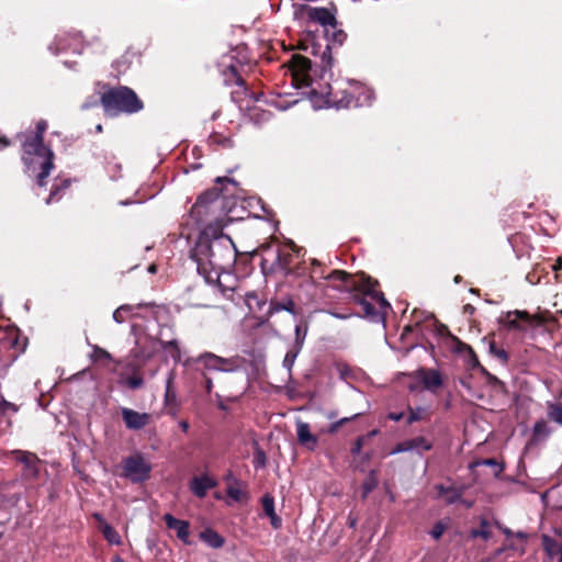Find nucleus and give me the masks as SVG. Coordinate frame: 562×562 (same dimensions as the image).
Wrapping results in <instances>:
<instances>
[{
  "mask_svg": "<svg viewBox=\"0 0 562 562\" xmlns=\"http://www.w3.org/2000/svg\"><path fill=\"white\" fill-rule=\"evenodd\" d=\"M362 462H367L371 459V453L366 452L364 454L360 456Z\"/></svg>",
  "mask_w": 562,
  "mask_h": 562,
  "instance_id": "obj_51",
  "label": "nucleus"
},
{
  "mask_svg": "<svg viewBox=\"0 0 562 562\" xmlns=\"http://www.w3.org/2000/svg\"><path fill=\"white\" fill-rule=\"evenodd\" d=\"M215 486L216 481L205 474L201 476H194L190 483L192 493L200 498H203L207 491Z\"/></svg>",
  "mask_w": 562,
  "mask_h": 562,
  "instance_id": "obj_12",
  "label": "nucleus"
},
{
  "mask_svg": "<svg viewBox=\"0 0 562 562\" xmlns=\"http://www.w3.org/2000/svg\"><path fill=\"white\" fill-rule=\"evenodd\" d=\"M459 278H460V277H456L454 281H456V282H460V279H459Z\"/></svg>",
  "mask_w": 562,
  "mask_h": 562,
  "instance_id": "obj_60",
  "label": "nucleus"
},
{
  "mask_svg": "<svg viewBox=\"0 0 562 562\" xmlns=\"http://www.w3.org/2000/svg\"><path fill=\"white\" fill-rule=\"evenodd\" d=\"M12 456L24 465L26 476L35 477L37 475L38 459L34 453L16 450L12 451Z\"/></svg>",
  "mask_w": 562,
  "mask_h": 562,
  "instance_id": "obj_11",
  "label": "nucleus"
},
{
  "mask_svg": "<svg viewBox=\"0 0 562 562\" xmlns=\"http://www.w3.org/2000/svg\"><path fill=\"white\" fill-rule=\"evenodd\" d=\"M262 506L266 515L271 519V525L274 529H278L281 526V519L274 513L273 498L269 495H266L262 499Z\"/></svg>",
  "mask_w": 562,
  "mask_h": 562,
  "instance_id": "obj_18",
  "label": "nucleus"
},
{
  "mask_svg": "<svg viewBox=\"0 0 562 562\" xmlns=\"http://www.w3.org/2000/svg\"><path fill=\"white\" fill-rule=\"evenodd\" d=\"M102 105L108 115L114 116L121 112L134 113L143 109L142 101L136 93L127 88L120 87L104 93L101 98Z\"/></svg>",
  "mask_w": 562,
  "mask_h": 562,
  "instance_id": "obj_3",
  "label": "nucleus"
},
{
  "mask_svg": "<svg viewBox=\"0 0 562 562\" xmlns=\"http://www.w3.org/2000/svg\"><path fill=\"white\" fill-rule=\"evenodd\" d=\"M179 426L184 432L189 429V423L187 420H180Z\"/></svg>",
  "mask_w": 562,
  "mask_h": 562,
  "instance_id": "obj_50",
  "label": "nucleus"
},
{
  "mask_svg": "<svg viewBox=\"0 0 562 562\" xmlns=\"http://www.w3.org/2000/svg\"><path fill=\"white\" fill-rule=\"evenodd\" d=\"M46 127L47 123L40 121L36 125V134L23 144V160L29 171L33 173L37 172V183L41 187L45 184V179L49 176L54 167V154L43 145V134Z\"/></svg>",
  "mask_w": 562,
  "mask_h": 562,
  "instance_id": "obj_2",
  "label": "nucleus"
},
{
  "mask_svg": "<svg viewBox=\"0 0 562 562\" xmlns=\"http://www.w3.org/2000/svg\"><path fill=\"white\" fill-rule=\"evenodd\" d=\"M542 543L550 558L559 557V562H562V548L557 541L548 536H543Z\"/></svg>",
  "mask_w": 562,
  "mask_h": 562,
  "instance_id": "obj_20",
  "label": "nucleus"
},
{
  "mask_svg": "<svg viewBox=\"0 0 562 562\" xmlns=\"http://www.w3.org/2000/svg\"><path fill=\"white\" fill-rule=\"evenodd\" d=\"M165 521L168 528L175 529L177 531V536L183 542H189V524L183 520H179L171 515L167 514L165 516Z\"/></svg>",
  "mask_w": 562,
  "mask_h": 562,
  "instance_id": "obj_15",
  "label": "nucleus"
},
{
  "mask_svg": "<svg viewBox=\"0 0 562 562\" xmlns=\"http://www.w3.org/2000/svg\"><path fill=\"white\" fill-rule=\"evenodd\" d=\"M94 518H95V519L101 524V527H102L104 524H106V522L103 520L102 516H101V515H99V514H94Z\"/></svg>",
  "mask_w": 562,
  "mask_h": 562,
  "instance_id": "obj_52",
  "label": "nucleus"
},
{
  "mask_svg": "<svg viewBox=\"0 0 562 562\" xmlns=\"http://www.w3.org/2000/svg\"><path fill=\"white\" fill-rule=\"evenodd\" d=\"M227 290L233 291V288H223V289H222V292H223V293H226V291H227Z\"/></svg>",
  "mask_w": 562,
  "mask_h": 562,
  "instance_id": "obj_57",
  "label": "nucleus"
},
{
  "mask_svg": "<svg viewBox=\"0 0 562 562\" xmlns=\"http://www.w3.org/2000/svg\"><path fill=\"white\" fill-rule=\"evenodd\" d=\"M256 462L260 465H263L265 464V454L259 451L256 456Z\"/></svg>",
  "mask_w": 562,
  "mask_h": 562,
  "instance_id": "obj_47",
  "label": "nucleus"
},
{
  "mask_svg": "<svg viewBox=\"0 0 562 562\" xmlns=\"http://www.w3.org/2000/svg\"><path fill=\"white\" fill-rule=\"evenodd\" d=\"M217 196V193L215 192H206L205 194L201 195L198 201L194 203V205L191 209L190 216L196 221V223L202 222V215L206 213L207 203Z\"/></svg>",
  "mask_w": 562,
  "mask_h": 562,
  "instance_id": "obj_14",
  "label": "nucleus"
},
{
  "mask_svg": "<svg viewBox=\"0 0 562 562\" xmlns=\"http://www.w3.org/2000/svg\"><path fill=\"white\" fill-rule=\"evenodd\" d=\"M121 414L126 428L131 430H139L146 427L151 419V416L148 413H139L126 407L121 409Z\"/></svg>",
  "mask_w": 562,
  "mask_h": 562,
  "instance_id": "obj_9",
  "label": "nucleus"
},
{
  "mask_svg": "<svg viewBox=\"0 0 562 562\" xmlns=\"http://www.w3.org/2000/svg\"><path fill=\"white\" fill-rule=\"evenodd\" d=\"M294 306L295 305H294V302L292 300H286L284 303H277L274 305V310H277V311L285 310V311L294 314L295 313L294 312Z\"/></svg>",
  "mask_w": 562,
  "mask_h": 562,
  "instance_id": "obj_37",
  "label": "nucleus"
},
{
  "mask_svg": "<svg viewBox=\"0 0 562 562\" xmlns=\"http://www.w3.org/2000/svg\"><path fill=\"white\" fill-rule=\"evenodd\" d=\"M297 356V351L293 352V351H289L284 359H283V366L288 369V370H291V368L293 367L294 364V361H295V358Z\"/></svg>",
  "mask_w": 562,
  "mask_h": 562,
  "instance_id": "obj_39",
  "label": "nucleus"
},
{
  "mask_svg": "<svg viewBox=\"0 0 562 562\" xmlns=\"http://www.w3.org/2000/svg\"><path fill=\"white\" fill-rule=\"evenodd\" d=\"M204 379H205V389H206L207 392H211L212 387H213V382L206 375L204 376Z\"/></svg>",
  "mask_w": 562,
  "mask_h": 562,
  "instance_id": "obj_48",
  "label": "nucleus"
},
{
  "mask_svg": "<svg viewBox=\"0 0 562 562\" xmlns=\"http://www.w3.org/2000/svg\"><path fill=\"white\" fill-rule=\"evenodd\" d=\"M235 246L231 237L221 235L210 240L200 238L193 249L192 257L200 274L209 283H217L223 288L222 278L231 279L228 269L235 260Z\"/></svg>",
  "mask_w": 562,
  "mask_h": 562,
  "instance_id": "obj_1",
  "label": "nucleus"
},
{
  "mask_svg": "<svg viewBox=\"0 0 562 562\" xmlns=\"http://www.w3.org/2000/svg\"><path fill=\"white\" fill-rule=\"evenodd\" d=\"M140 305H128V304H125V305H121L120 307H117L114 313H113V319L121 324V323H124L131 315L132 313L134 312V310L138 308Z\"/></svg>",
  "mask_w": 562,
  "mask_h": 562,
  "instance_id": "obj_22",
  "label": "nucleus"
},
{
  "mask_svg": "<svg viewBox=\"0 0 562 562\" xmlns=\"http://www.w3.org/2000/svg\"><path fill=\"white\" fill-rule=\"evenodd\" d=\"M419 378L428 390L438 389L442 384L440 374L435 370H422L419 372Z\"/></svg>",
  "mask_w": 562,
  "mask_h": 562,
  "instance_id": "obj_16",
  "label": "nucleus"
},
{
  "mask_svg": "<svg viewBox=\"0 0 562 562\" xmlns=\"http://www.w3.org/2000/svg\"><path fill=\"white\" fill-rule=\"evenodd\" d=\"M169 345L176 346V342L175 341H170Z\"/></svg>",
  "mask_w": 562,
  "mask_h": 562,
  "instance_id": "obj_61",
  "label": "nucleus"
},
{
  "mask_svg": "<svg viewBox=\"0 0 562 562\" xmlns=\"http://www.w3.org/2000/svg\"><path fill=\"white\" fill-rule=\"evenodd\" d=\"M328 279L330 281H339L345 283L344 290L346 291L358 290L364 294L371 295L373 299L380 301L381 304H386L382 294L375 291V282L370 278L361 277L360 283H357L352 280L351 276L345 271L335 270L328 276Z\"/></svg>",
  "mask_w": 562,
  "mask_h": 562,
  "instance_id": "obj_5",
  "label": "nucleus"
},
{
  "mask_svg": "<svg viewBox=\"0 0 562 562\" xmlns=\"http://www.w3.org/2000/svg\"><path fill=\"white\" fill-rule=\"evenodd\" d=\"M541 324V318L531 316L525 311H514L507 314L505 326L508 329L527 330L529 327H536Z\"/></svg>",
  "mask_w": 562,
  "mask_h": 562,
  "instance_id": "obj_7",
  "label": "nucleus"
},
{
  "mask_svg": "<svg viewBox=\"0 0 562 562\" xmlns=\"http://www.w3.org/2000/svg\"><path fill=\"white\" fill-rule=\"evenodd\" d=\"M149 272H155L156 271V266L151 265L149 268H148Z\"/></svg>",
  "mask_w": 562,
  "mask_h": 562,
  "instance_id": "obj_55",
  "label": "nucleus"
},
{
  "mask_svg": "<svg viewBox=\"0 0 562 562\" xmlns=\"http://www.w3.org/2000/svg\"><path fill=\"white\" fill-rule=\"evenodd\" d=\"M491 528H490V525L486 520H482L481 522V526L480 528L477 529H473L471 531V535L473 538H483V539H488L491 537Z\"/></svg>",
  "mask_w": 562,
  "mask_h": 562,
  "instance_id": "obj_27",
  "label": "nucleus"
},
{
  "mask_svg": "<svg viewBox=\"0 0 562 562\" xmlns=\"http://www.w3.org/2000/svg\"><path fill=\"white\" fill-rule=\"evenodd\" d=\"M195 362L203 367L201 373L203 376L209 372H234L240 367L239 357L223 358L212 352L200 355Z\"/></svg>",
  "mask_w": 562,
  "mask_h": 562,
  "instance_id": "obj_4",
  "label": "nucleus"
},
{
  "mask_svg": "<svg viewBox=\"0 0 562 562\" xmlns=\"http://www.w3.org/2000/svg\"><path fill=\"white\" fill-rule=\"evenodd\" d=\"M438 491L447 503H454L461 497L460 493L449 487L438 486Z\"/></svg>",
  "mask_w": 562,
  "mask_h": 562,
  "instance_id": "obj_24",
  "label": "nucleus"
},
{
  "mask_svg": "<svg viewBox=\"0 0 562 562\" xmlns=\"http://www.w3.org/2000/svg\"><path fill=\"white\" fill-rule=\"evenodd\" d=\"M92 358L95 361H101V360L109 361L112 359V356L105 349H103L99 346H92Z\"/></svg>",
  "mask_w": 562,
  "mask_h": 562,
  "instance_id": "obj_29",
  "label": "nucleus"
},
{
  "mask_svg": "<svg viewBox=\"0 0 562 562\" xmlns=\"http://www.w3.org/2000/svg\"><path fill=\"white\" fill-rule=\"evenodd\" d=\"M306 333H307L306 327H303L302 325L295 326V341H296V345L299 346V349L302 347V345L304 342Z\"/></svg>",
  "mask_w": 562,
  "mask_h": 562,
  "instance_id": "obj_32",
  "label": "nucleus"
},
{
  "mask_svg": "<svg viewBox=\"0 0 562 562\" xmlns=\"http://www.w3.org/2000/svg\"><path fill=\"white\" fill-rule=\"evenodd\" d=\"M228 486H227V495L236 501L241 502L246 497V493L240 487V484L233 477L232 474L227 476Z\"/></svg>",
  "mask_w": 562,
  "mask_h": 562,
  "instance_id": "obj_17",
  "label": "nucleus"
},
{
  "mask_svg": "<svg viewBox=\"0 0 562 562\" xmlns=\"http://www.w3.org/2000/svg\"><path fill=\"white\" fill-rule=\"evenodd\" d=\"M296 436L300 445L308 450H315L318 446V438L311 431V427L307 423L297 420L296 422Z\"/></svg>",
  "mask_w": 562,
  "mask_h": 562,
  "instance_id": "obj_10",
  "label": "nucleus"
},
{
  "mask_svg": "<svg viewBox=\"0 0 562 562\" xmlns=\"http://www.w3.org/2000/svg\"><path fill=\"white\" fill-rule=\"evenodd\" d=\"M8 145H9L8 139L0 137V149L5 147V146H8Z\"/></svg>",
  "mask_w": 562,
  "mask_h": 562,
  "instance_id": "obj_53",
  "label": "nucleus"
},
{
  "mask_svg": "<svg viewBox=\"0 0 562 562\" xmlns=\"http://www.w3.org/2000/svg\"><path fill=\"white\" fill-rule=\"evenodd\" d=\"M104 538L112 544L121 543L120 535L108 524H104L101 528Z\"/></svg>",
  "mask_w": 562,
  "mask_h": 562,
  "instance_id": "obj_23",
  "label": "nucleus"
},
{
  "mask_svg": "<svg viewBox=\"0 0 562 562\" xmlns=\"http://www.w3.org/2000/svg\"><path fill=\"white\" fill-rule=\"evenodd\" d=\"M126 385L131 389H138L143 385V379L137 375H133L126 379Z\"/></svg>",
  "mask_w": 562,
  "mask_h": 562,
  "instance_id": "obj_38",
  "label": "nucleus"
},
{
  "mask_svg": "<svg viewBox=\"0 0 562 562\" xmlns=\"http://www.w3.org/2000/svg\"><path fill=\"white\" fill-rule=\"evenodd\" d=\"M452 341H453V350L458 353H468V355H472V348L462 342L461 340H459L457 337H452Z\"/></svg>",
  "mask_w": 562,
  "mask_h": 562,
  "instance_id": "obj_30",
  "label": "nucleus"
},
{
  "mask_svg": "<svg viewBox=\"0 0 562 562\" xmlns=\"http://www.w3.org/2000/svg\"><path fill=\"white\" fill-rule=\"evenodd\" d=\"M464 357H465L467 362L470 366L475 367L479 364L477 358L473 350H472V355L464 353Z\"/></svg>",
  "mask_w": 562,
  "mask_h": 562,
  "instance_id": "obj_45",
  "label": "nucleus"
},
{
  "mask_svg": "<svg viewBox=\"0 0 562 562\" xmlns=\"http://www.w3.org/2000/svg\"><path fill=\"white\" fill-rule=\"evenodd\" d=\"M482 464L493 467L495 470V475H497L498 473H501L503 471V468L493 459H486L482 462Z\"/></svg>",
  "mask_w": 562,
  "mask_h": 562,
  "instance_id": "obj_42",
  "label": "nucleus"
},
{
  "mask_svg": "<svg viewBox=\"0 0 562 562\" xmlns=\"http://www.w3.org/2000/svg\"><path fill=\"white\" fill-rule=\"evenodd\" d=\"M402 417H403V413H390L389 414V418L394 420V422L401 420Z\"/></svg>",
  "mask_w": 562,
  "mask_h": 562,
  "instance_id": "obj_46",
  "label": "nucleus"
},
{
  "mask_svg": "<svg viewBox=\"0 0 562 562\" xmlns=\"http://www.w3.org/2000/svg\"><path fill=\"white\" fill-rule=\"evenodd\" d=\"M551 432V429L548 425V423L543 419L538 420L532 429V441L539 442L546 440Z\"/></svg>",
  "mask_w": 562,
  "mask_h": 562,
  "instance_id": "obj_19",
  "label": "nucleus"
},
{
  "mask_svg": "<svg viewBox=\"0 0 562 562\" xmlns=\"http://www.w3.org/2000/svg\"><path fill=\"white\" fill-rule=\"evenodd\" d=\"M553 270L558 271L562 269V258H558L555 263L552 266Z\"/></svg>",
  "mask_w": 562,
  "mask_h": 562,
  "instance_id": "obj_49",
  "label": "nucleus"
},
{
  "mask_svg": "<svg viewBox=\"0 0 562 562\" xmlns=\"http://www.w3.org/2000/svg\"><path fill=\"white\" fill-rule=\"evenodd\" d=\"M360 416V414H355L353 416L351 417H345V418H341L339 420H337L336 423L331 424L328 431L330 434H334L336 432L342 425H345L346 423L352 420L353 418Z\"/></svg>",
  "mask_w": 562,
  "mask_h": 562,
  "instance_id": "obj_33",
  "label": "nucleus"
},
{
  "mask_svg": "<svg viewBox=\"0 0 562 562\" xmlns=\"http://www.w3.org/2000/svg\"><path fill=\"white\" fill-rule=\"evenodd\" d=\"M0 412L5 413L8 411H11L13 413L18 412V406L9 401H7L3 396L0 395Z\"/></svg>",
  "mask_w": 562,
  "mask_h": 562,
  "instance_id": "obj_35",
  "label": "nucleus"
},
{
  "mask_svg": "<svg viewBox=\"0 0 562 562\" xmlns=\"http://www.w3.org/2000/svg\"><path fill=\"white\" fill-rule=\"evenodd\" d=\"M490 351L502 362H506L508 359L507 352L504 349L497 348L495 344L490 345Z\"/></svg>",
  "mask_w": 562,
  "mask_h": 562,
  "instance_id": "obj_34",
  "label": "nucleus"
},
{
  "mask_svg": "<svg viewBox=\"0 0 562 562\" xmlns=\"http://www.w3.org/2000/svg\"><path fill=\"white\" fill-rule=\"evenodd\" d=\"M200 538L207 543L211 548H221L224 544V539L216 531L206 529L201 532Z\"/></svg>",
  "mask_w": 562,
  "mask_h": 562,
  "instance_id": "obj_21",
  "label": "nucleus"
},
{
  "mask_svg": "<svg viewBox=\"0 0 562 562\" xmlns=\"http://www.w3.org/2000/svg\"><path fill=\"white\" fill-rule=\"evenodd\" d=\"M408 443H409L411 450L426 451L431 448V443L428 442L423 437H417L412 440H408Z\"/></svg>",
  "mask_w": 562,
  "mask_h": 562,
  "instance_id": "obj_26",
  "label": "nucleus"
},
{
  "mask_svg": "<svg viewBox=\"0 0 562 562\" xmlns=\"http://www.w3.org/2000/svg\"><path fill=\"white\" fill-rule=\"evenodd\" d=\"M150 471L151 464L142 454H133L123 462L124 476L134 483L149 479Z\"/></svg>",
  "mask_w": 562,
  "mask_h": 562,
  "instance_id": "obj_6",
  "label": "nucleus"
},
{
  "mask_svg": "<svg viewBox=\"0 0 562 562\" xmlns=\"http://www.w3.org/2000/svg\"><path fill=\"white\" fill-rule=\"evenodd\" d=\"M378 485V477L374 471H372L363 483V495H368Z\"/></svg>",
  "mask_w": 562,
  "mask_h": 562,
  "instance_id": "obj_28",
  "label": "nucleus"
},
{
  "mask_svg": "<svg viewBox=\"0 0 562 562\" xmlns=\"http://www.w3.org/2000/svg\"><path fill=\"white\" fill-rule=\"evenodd\" d=\"M548 416L555 423L562 425V403L550 404Z\"/></svg>",
  "mask_w": 562,
  "mask_h": 562,
  "instance_id": "obj_25",
  "label": "nucleus"
},
{
  "mask_svg": "<svg viewBox=\"0 0 562 562\" xmlns=\"http://www.w3.org/2000/svg\"><path fill=\"white\" fill-rule=\"evenodd\" d=\"M361 306L363 307V311L366 315H373L375 313L374 307L366 300L360 301Z\"/></svg>",
  "mask_w": 562,
  "mask_h": 562,
  "instance_id": "obj_43",
  "label": "nucleus"
},
{
  "mask_svg": "<svg viewBox=\"0 0 562 562\" xmlns=\"http://www.w3.org/2000/svg\"><path fill=\"white\" fill-rule=\"evenodd\" d=\"M376 434H378V430H372V431H371V432H369L366 437H367V439H369V438H371V437L375 436Z\"/></svg>",
  "mask_w": 562,
  "mask_h": 562,
  "instance_id": "obj_54",
  "label": "nucleus"
},
{
  "mask_svg": "<svg viewBox=\"0 0 562 562\" xmlns=\"http://www.w3.org/2000/svg\"><path fill=\"white\" fill-rule=\"evenodd\" d=\"M223 180H227L226 178H217V181L221 182Z\"/></svg>",
  "mask_w": 562,
  "mask_h": 562,
  "instance_id": "obj_59",
  "label": "nucleus"
},
{
  "mask_svg": "<svg viewBox=\"0 0 562 562\" xmlns=\"http://www.w3.org/2000/svg\"><path fill=\"white\" fill-rule=\"evenodd\" d=\"M306 16L313 21L318 22L322 25H333L335 23L334 15L325 8H304Z\"/></svg>",
  "mask_w": 562,
  "mask_h": 562,
  "instance_id": "obj_13",
  "label": "nucleus"
},
{
  "mask_svg": "<svg viewBox=\"0 0 562 562\" xmlns=\"http://www.w3.org/2000/svg\"><path fill=\"white\" fill-rule=\"evenodd\" d=\"M97 131H98V132H101V131H102V126H101V125H98V126H97Z\"/></svg>",
  "mask_w": 562,
  "mask_h": 562,
  "instance_id": "obj_58",
  "label": "nucleus"
},
{
  "mask_svg": "<svg viewBox=\"0 0 562 562\" xmlns=\"http://www.w3.org/2000/svg\"><path fill=\"white\" fill-rule=\"evenodd\" d=\"M426 411L422 407L409 409V416H408V424H412L414 422L420 420L425 417Z\"/></svg>",
  "mask_w": 562,
  "mask_h": 562,
  "instance_id": "obj_31",
  "label": "nucleus"
},
{
  "mask_svg": "<svg viewBox=\"0 0 562 562\" xmlns=\"http://www.w3.org/2000/svg\"><path fill=\"white\" fill-rule=\"evenodd\" d=\"M366 441H367V437H359L356 440L353 447L351 448V453L353 456H360L361 449H362L363 445L366 443Z\"/></svg>",
  "mask_w": 562,
  "mask_h": 562,
  "instance_id": "obj_40",
  "label": "nucleus"
},
{
  "mask_svg": "<svg viewBox=\"0 0 562 562\" xmlns=\"http://www.w3.org/2000/svg\"><path fill=\"white\" fill-rule=\"evenodd\" d=\"M405 451H411V447H409V443H408V440L407 441H404L402 443H398L394 450L392 451V453H398V452H405Z\"/></svg>",
  "mask_w": 562,
  "mask_h": 562,
  "instance_id": "obj_44",
  "label": "nucleus"
},
{
  "mask_svg": "<svg viewBox=\"0 0 562 562\" xmlns=\"http://www.w3.org/2000/svg\"><path fill=\"white\" fill-rule=\"evenodd\" d=\"M289 69L297 85H307L311 69L310 59L301 55H293L289 63Z\"/></svg>",
  "mask_w": 562,
  "mask_h": 562,
  "instance_id": "obj_8",
  "label": "nucleus"
},
{
  "mask_svg": "<svg viewBox=\"0 0 562 562\" xmlns=\"http://www.w3.org/2000/svg\"><path fill=\"white\" fill-rule=\"evenodd\" d=\"M173 380H175V373L171 371V372H169L167 383H166V398L167 400L175 397V392L172 390Z\"/></svg>",
  "mask_w": 562,
  "mask_h": 562,
  "instance_id": "obj_36",
  "label": "nucleus"
},
{
  "mask_svg": "<svg viewBox=\"0 0 562 562\" xmlns=\"http://www.w3.org/2000/svg\"><path fill=\"white\" fill-rule=\"evenodd\" d=\"M445 531V526L440 522L436 524L430 532L434 539H439Z\"/></svg>",
  "mask_w": 562,
  "mask_h": 562,
  "instance_id": "obj_41",
  "label": "nucleus"
},
{
  "mask_svg": "<svg viewBox=\"0 0 562 562\" xmlns=\"http://www.w3.org/2000/svg\"><path fill=\"white\" fill-rule=\"evenodd\" d=\"M54 194H55V191H53V192L50 193V196L48 198L47 203H50V200L53 199Z\"/></svg>",
  "mask_w": 562,
  "mask_h": 562,
  "instance_id": "obj_56",
  "label": "nucleus"
}]
</instances>
